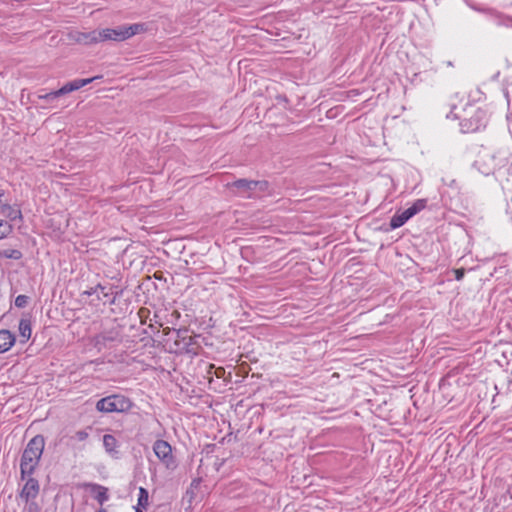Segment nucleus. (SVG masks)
Segmentation results:
<instances>
[{"mask_svg": "<svg viewBox=\"0 0 512 512\" xmlns=\"http://www.w3.org/2000/svg\"><path fill=\"white\" fill-rule=\"evenodd\" d=\"M40 510V506L34 500H30L26 502L23 512H40Z\"/></svg>", "mask_w": 512, "mask_h": 512, "instance_id": "19", "label": "nucleus"}, {"mask_svg": "<svg viewBox=\"0 0 512 512\" xmlns=\"http://www.w3.org/2000/svg\"><path fill=\"white\" fill-rule=\"evenodd\" d=\"M133 407V402L126 396L113 394L101 398L96 403V409L102 413H126Z\"/></svg>", "mask_w": 512, "mask_h": 512, "instance_id": "2", "label": "nucleus"}, {"mask_svg": "<svg viewBox=\"0 0 512 512\" xmlns=\"http://www.w3.org/2000/svg\"><path fill=\"white\" fill-rule=\"evenodd\" d=\"M148 499H149L148 491L145 488L140 487L139 495H138V503H137L136 507L146 508L148 505Z\"/></svg>", "mask_w": 512, "mask_h": 512, "instance_id": "16", "label": "nucleus"}, {"mask_svg": "<svg viewBox=\"0 0 512 512\" xmlns=\"http://www.w3.org/2000/svg\"><path fill=\"white\" fill-rule=\"evenodd\" d=\"M28 297L26 295H18L15 298V306L18 308H24L28 303Z\"/></svg>", "mask_w": 512, "mask_h": 512, "instance_id": "20", "label": "nucleus"}, {"mask_svg": "<svg viewBox=\"0 0 512 512\" xmlns=\"http://www.w3.org/2000/svg\"><path fill=\"white\" fill-rule=\"evenodd\" d=\"M15 343V336L9 330H0V353L7 352Z\"/></svg>", "mask_w": 512, "mask_h": 512, "instance_id": "10", "label": "nucleus"}, {"mask_svg": "<svg viewBox=\"0 0 512 512\" xmlns=\"http://www.w3.org/2000/svg\"><path fill=\"white\" fill-rule=\"evenodd\" d=\"M143 29H144V27L142 24H134V25L127 27L124 32L134 33V32H138L139 30H143Z\"/></svg>", "mask_w": 512, "mask_h": 512, "instance_id": "22", "label": "nucleus"}, {"mask_svg": "<svg viewBox=\"0 0 512 512\" xmlns=\"http://www.w3.org/2000/svg\"><path fill=\"white\" fill-rule=\"evenodd\" d=\"M120 339V333L116 329L103 331L97 334L93 338V345L98 351L104 349L109 343L118 341Z\"/></svg>", "mask_w": 512, "mask_h": 512, "instance_id": "8", "label": "nucleus"}, {"mask_svg": "<svg viewBox=\"0 0 512 512\" xmlns=\"http://www.w3.org/2000/svg\"><path fill=\"white\" fill-rule=\"evenodd\" d=\"M101 78H102V76L98 75V76H94V77L86 78V79H75V80H72V81L64 84L58 90L51 91V92L46 93V94L38 95V98L42 99V100H53V99H56V98H58V97H60L62 95H65V94L71 93L73 91L79 90L80 88H82V87L92 83L93 81H95L97 79H101Z\"/></svg>", "mask_w": 512, "mask_h": 512, "instance_id": "5", "label": "nucleus"}, {"mask_svg": "<svg viewBox=\"0 0 512 512\" xmlns=\"http://www.w3.org/2000/svg\"><path fill=\"white\" fill-rule=\"evenodd\" d=\"M71 41L79 44L90 45L98 42L117 41L122 42L134 34H68Z\"/></svg>", "mask_w": 512, "mask_h": 512, "instance_id": "4", "label": "nucleus"}, {"mask_svg": "<svg viewBox=\"0 0 512 512\" xmlns=\"http://www.w3.org/2000/svg\"><path fill=\"white\" fill-rule=\"evenodd\" d=\"M115 302V298L113 297L111 300H110V303L113 304Z\"/></svg>", "mask_w": 512, "mask_h": 512, "instance_id": "27", "label": "nucleus"}, {"mask_svg": "<svg viewBox=\"0 0 512 512\" xmlns=\"http://www.w3.org/2000/svg\"><path fill=\"white\" fill-rule=\"evenodd\" d=\"M89 437V433L86 430H80L75 433V438L82 442L85 441Z\"/></svg>", "mask_w": 512, "mask_h": 512, "instance_id": "21", "label": "nucleus"}, {"mask_svg": "<svg viewBox=\"0 0 512 512\" xmlns=\"http://www.w3.org/2000/svg\"><path fill=\"white\" fill-rule=\"evenodd\" d=\"M2 214L12 221L21 218V211L8 205L2 207Z\"/></svg>", "mask_w": 512, "mask_h": 512, "instance_id": "15", "label": "nucleus"}, {"mask_svg": "<svg viewBox=\"0 0 512 512\" xmlns=\"http://www.w3.org/2000/svg\"><path fill=\"white\" fill-rule=\"evenodd\" d=\"M99 295L101 296V299L103 298H108L109 297V293L106 292V288L104 289V291H99Z\"/></svg>", "mask_w": 512, "mask_h": 512, "instance_id": "25", "label": "nucleus"}, {"mask_svg": "<svg viewBox=\"0 0 512 512\" xmlns=\"http://www.w3.org/2000/svg\"><path fill=\"white\" fill-rule=\"evenodd\" d=\"M9 257L14 258V259H19V258L21 257V253H20V251H18V250H14V251L12 252V254H11V255H9Z\"/></svg>", "mask_w": 512, "mask_h": 512, "instance_id": "24", "label": "nucleus"}, {"mask_svg": "<svg viewBox=\"0 0 512 512\" xmlns=\"http://www.w3.org/2000/svg\"><path fill=\"white\" fill-rule=\"evenodd\" d=\"M153 451L155 456L161 461L167 468L175 467V459L172 454L171 445L165 441L158 439L153 444Z\"/></svg>", "mask_w": 512, "mask_h": 512, "instance_id": "7", "label": "nucleus"}, {"mask_svg": "<svg viewBox=\"0 0 512 512\" xmlns=\"http://www.w3.org/2000/svg\"><path fill=\"white\" fill-rule=\"evenodd\" d=\"M88 487L90 488V491L93 493L94 498L100 504H103L108 500L107 488L99 484H89Z\"/></svg>", "mask_w": 512, "mask_h": 512, "instance_id": "11", "label": "nucleus"}, {"mask_svg": "<svg viewBox=\"0 0 512 512\" xmlns=\"http://www.w3.org/2000/svg\"><path fill=\"white\" fill-rule=\"evenodd\" d=\"M476 117H477V120L480 121V120H483L485 118V112L481 109H478L476 111ZM481 124L479 122H476L475 124H473L471 121L469 123V125L467 124L466 120L464 122L461 123V127H462V130L464 132H474V131H477L479 128H480Z\"/></svg>", "mask_w": 512, "mask_h": 512, "instance_id": "12", "label": "nucleus"}, {"mask_svg": "<svg viewBox=\"0 0 512 512\" xmlns=\"http://www.w3.org/2000/svg\"><path fill=\"white\" fill-rule=\"evenodd\" d=\"M454 273H455V279L457 281H461L465 275V269L464 268L455 269Z\"/></svg>", "mask_w": 512, "mask_h": 512, "instance_id": "23", "label": "nucleus"}, {"mask_svg": "<svg viewBox=\"0 0 512 512\" xmlns=\"http://www.w3.org/2000/svg\"><path fill=\"white\" fill-rule=\"evenodd\" d=\"M118 442L116 438L111 434H105L103 436V446L108 453H113L116 451Z\"/></svg>", "mask_w": 512, "mask_h": 512, "instance_id": "14", "label": "nucleus"}, {"mask_svg": "<svg viewBox=\"0 0 512 512\" xmlns=\"http://www.w3.org/2000/svg\"><path fill=\"white\" fill-rule=\"evenodd\" d=\"M142 509L143 508H141V507H135V512H143Z\"/></svg>", "mask_w": 512, "mask_h": 512, "instance_id": "26", "label": "nucleus"}, {"mask_svg": "<svg viewBox=\"0 0 512 512\" xmlns=\"http://www.w3.org/2000/svg\"><path fill=\"white\" fill-rule=\"evenodd\" d=\"M426 205V199H417L410 207L401 212L395 213L391 217L390 227L392 229H397L403 226L410 218L425 209Z\"/></svg>", "mask_w": 512, "mask_h": 512, "instance_id": "6", "label": "nucleus"}, {"mask_svg": "<svg viewBox=\"0 0 512 512\" xmlns=\"http://www.w3.org/2000/svg\"><path fill=\"white\" fill-rule=\"evenodd\" d=\"M105 287L98 284L95 287L90 288L89 290L84 291V294L87 296L97 295L98 299H101V296L99 295V291H104Z\"/></svg>", "mask_w": 512, "mask_h": 512, "instance_id": "18", "label": "nucleus"}, {"mask_svg": "<svg viewBox=\"0 0 512 512\" xmlns=\"http://www.w3.org/2000/svg\"><path fill=\"white\" fill-rule=\"evenodd\" d=\"M106 32H115L114 30L107 29Z\"/></svg>", "mask_w": 512, "mask_h": 512, "instance_id": "28", "label": "nucleus"}, {"mask_svg": "<svg viewBox=\"0 0 512 512\" xmlns=\"http://www.w3.org/2000/svg\"><path fill=\"white\" fill-rule=\"evenodd\" d=\"M19 333L21 338L23 339V342H26L30 339L32 329H31V322L28 319H21L19 322Z\"/></svg>", "mask_w": 512, "mask_h": 512, "instance_id": "13", "label": "nucleus"}, {"mask_svg": "<svg viewBox=\"0 0 512 512\" xmlns=\"http://www.w3.org/2000/svg\"><path fill=\"white\" fill-rule=\"evenodd\" d=\"M98 512H106L105 509H100Z\"/></svg>", "mask_w": 512, "mask_h": 512, "instance_id": "29", "label": "nucleus"}, {"mask_svg": "<svg viewBox=\"0 0 512 512\" xmlns=\"http://www.w3.org/2000/svg\"><path fill=\"white\" fill-rule=\"evenodd\" d=\"M229 187H234L238 190V194L244 198L260 197L268 189L267 181H255L247 179H238L231 184Z\"/></svg>", "mask_w": 512, "mask_h": 512, "instance_id": "3", "label": "nucleus"}, {"mask_svg": "<svg viewBox=\"0 0 512 512\" xmlns=\"http://www.w3.org/2000/svg\"><path fill=\"white\" fill-rule=\"evenodd\" d=\"M12 231V226L3 220H0V240L7 237Z\"/></svg>", "mask_w": 512, "mask_h": 512, "instance_id": "17", "label": "nucleus"}, {"mask_svg": "<svg viewBox=\"0 0 512 512\" xmlns=\"http://www.w3.org/2000/svg\"><path fill=\"white\" fill-rule=\"evenodd\" d=\"M45 439L42 435L34 436L26 445L20 461L21 478L31 476L39 465L44 451Z\"/></svg>", "mask_w": 512, "mask_h": 512, "instance_id": "1", "label": "nucleus"}, {"mask_svg": "<svg viewBox=\"0 0 512 512\" xmlns=\"http://www.w3.org/2000/svg\"><path fill=\"white\" fill-rule=\"evenodd\" d=\"M40 491L39 482L33 478L28 476L19 496L25 502H29L30 500H34Z\"/></svg>", "mask_w": 512, "mask_h": 512, "instance_id": "9", "label": "nucleus"}]
</instances>
